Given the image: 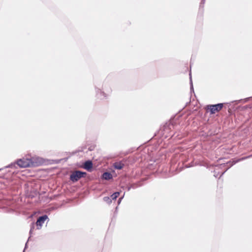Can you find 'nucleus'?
I'll use <instances>...</instances> for the list:
<instances>
[{"mask_svg": "<svg viewBox=\"0 0 252 252\" xmlns=\"http://www.w3.org/2000/svg\"><path fill=\"white\" fill-rule=\"evenodd\" d=\"M32 227H31V230H30V233L31 234L32 233V231L34 228V224L33 223H32Z\"/></svg>", "mask_w": 252, "mask_h": 252, "instance_id": "10", "label": "nucleus"}, {"mask_svg": "<svg viewBox=\"0 0 252 252\" xmlns=\"http://www.w3.org/2000/svg\"><path fill=\"white\" fill-rule=\"evenodd\" d=\"M102 178L105 180H108L112 178V175L109 172H104L102 175Z\"/></svg>", "mask_w": 252, "mask_h": 252, "instance_id": "7", "label": "nucleus"}, {"mask_svg": "<svg viewBox=\"0 0 252 252\" xmlns=\"http://www.w3.org/2000/svg\"><path fill=\"white\" fill-rule=\"evenodd\" d=\"M41 162V159L38 157H32L31 158H23L17 160V164L21 168L35 166Z\"/></svg>", "mask_w": 252, "mask_h": 252, "instance_id": "1", "label": "nucleus"}, {"mask_svg": "<svg viewBox=\"0 0 252 252\" xmlns=\"http://www.w3.org/2000/svg\"><path fill=\"white\" fill-rule=\"evenodd\" d=\"M123 197H124V195L119 199V200H118V204H119L121 203V200L123 198Z\"/></svg>", "mask_w": 252, "mask_h": 252, "instance_id": "12", "label": "nucleus"}, {"mask_svg": "<svg viewBox=\"0 0 252 252\" xmlns=\"http://www.w3.org/2000/svg\"><path fill=\"white\" fill-rule=\"evenodd\" d=\"M189 75H190V81L191 89H192L193 88L192 83V81H191V74H190Z\"/></svg>", "mask_w": 252, "mask_h": 252, "instance_id": "11", "label": "nucleus"}, {"mask_svg": "<svg viewBox=\"0 0 252 252\" xmlns=\"http://www.w3.org/2000/svg\"><path fill=\"white\" fill-rule=\"evenodd\" d=\"M86 174L85 172H81L80 171H76L73 172L70 176V179L73 182L77 181L81 178L83 177Z\"/></svg>", "mask_w": 252, "mask_h": 252, "instance_id": "2", "label": "nucleus"}, {"mask_svg": "<svg viewBox=\"0 0 252 252\" xmlns=\"http://www.w3.org/2000/svg\"><path fill=\"white\" fill-rule=\"evenodd\" d=\"M120 192H116L114 193L112 195L111 197L113 200H115L119 195Z\"/></svg>", "mask_w": 252, "mask_h": 252, "instance_id": "8", "label": "nucleus"}, {"mask_svg": "<svg viewBox=\"0 0 252 252\" xmlns=\"http://www.w3.org/2000/svg\"><path fill=\"white\" fill-rule=\"evenodd\" d=\"M223 103H218L215 105H209L207 106L208 109L210 110L212 114H214L220 111L223 107Z\"/></svg>", "mask_w": 252, "mask_h": 252, "instance_id": "3", "label": "nucleus"}, {"mask_svg": "<svg viewBox=\"0 0 252 252\" xmlns=\"http://www.w3.org/2000/svg\"><path fill=\"white\" fill-rule=\"evenodd\" d=\"M124 164L122 162H117L113 163V166L115 169H121L124 167Z\"/></svg>", "mask_w": 252, "mask_h": 252, "instance_id": "6", "label": "nucleus"}, {"mask_svg": "<svg viewBox=\"0 0 252 252\" xmlns=\"http://www.w3.org/2000/svg\"><path fill=\"white\" fill-rule=\"evenodd\" d=\"M103 200L105 202H106L107 203L110 204L111 203V199L108 197L106 196L103 198Z\"/></svg>", "mask_w": 252, "mask_h": 252, "instance_id": "9", "label": "nucleus"}, {"mask_svg": "<svg viewBox=\"0 0 252 252\" xmlns=\"http://www.w3.org/2000/svg\"><path fill=\"white\" fill-rule=\"evenodd\" d=\"M92 166H93V164H92V161L90 160H88V161H86L84 163V168L85 169L89 171L90 170H91L92 169Z\"/></svg>", "mask_w": 252, "mask_h": 252, "instance_id": "5", "label": "nucleus"}, {"mask_svg": "<svg viewBox=\"0 0 252 252\" xmlns=\"http://www.w3.org/2000/svg\"><path fill=\"white\" fill-rule=\"evenodd\" d=\"M48 219V217L47 215H43L42 216L40 217L37 220L36 222V224L37 227V229H39L41 228L43 223L44 221Z\"/></svg>", "mask_w": 252, "mask_h": 252, "instance_id": "4", "label": "nucleus"}]
</instances>
